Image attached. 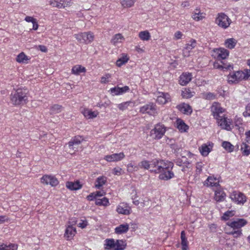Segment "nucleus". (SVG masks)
Returning a JSON list of instances; mask_svg holds the SVG:
<instances>
[{
  "mask_svg": "<svg viewBox=\"0 0 250 250\" xmlns=\"http://www.w3.org/2000/svg\"><path fill=\"white\" fill-rule=\"evenodd\" d=\"M27 90L18 88L12 91L10 95L11 103L15 105H23L28 102Z\"/></svg>",
  "mask_w": 250,
  "mask_h": 250,
  "instance_id": "1",
  "label": "nucleus"
},
{
  "mask_svg": "<svg viewBox=\"0 0 250 250\" xmlns=\"http://www.w3.org/2000/svg\"><path fill=\"white\" fill-rule=\"evenodd\" d=\"M250 77V70L245 69L244 71H237L232 74H229L228 76V81L229 83H238L242 80H248Z\"/></svg>",
  "mask_w": 250,
  "mask_h": 250,
  "instance_id": "2",
  "label": "nucleus"
},
{
  "mask_svg": "<svg viewBox=\"0 0 250 250\" xmlns=\"http://www.w3.org/2000/svg\"><path fill=\"white\" fill-rule=\"evenodd\" d=\"M229 54L228 50L220 47V70L228 71L233 69V65L225 60L229 57Z\"/></svg>",
  "mask_w": 250,
  "mask_h": 250,
  "instance_id": "3",
  "label": "nucleus"
},
{
  "mask_svg": "<svg viewBox=\"0 0 250 250\" xmlns=\"http://www.w3.org/2000/svg\"><path fill=\"white\" fill-rule=\"evenodd\" d=\"M168 163H172L168 161L161 159H154L151 161V169L150 171L154 173H159L164 171V169L168 167Z\"/></svg>",
  "mask_w": 250,
  "mask_h": 250,
  "instance_id": "4",
  "label": "nucleus"
},
{
  "mask_svg": "<svg viewBox=\"0 0 250 250\" xmlns=\"http://www.w3.org/2000/svg\"><path fill=\"white\" fill-rule=\"evenodd\" d=\"M204 185L212 188L215 192L214 199L217 202L219 201V196L217 195L219 193V179L209 176L205 181Z\"/></svg>",
  "mask_w": 250,
  "mask_h": 250,
  "instance_id": "5",
  "label": "nucleus"
},
{
  "mask_svg": "<svg viewBox=\"0 0 250 250\" xmlns=\"http://www.w3.org/2000/svg\"><path fill=\"white\" fill-rule=\"evenodd\" d=\"M248 223V221L244 218H235L231 221H228L227 225L233 229H241Z\"/></svg>",
  "mask_w": 250,
  "mask_h": 250,
  "instance_id": "6",
  "label": "nucleus"
},
{
  "mask_svg": "<svg viewBox=\"0 0 250 250\" xmlns=\"http://www.w3.org/2000/svg\"><path fill=\"white\" fill-rule=\"evenodd\" d=\"M220 127L227 131H231L233 128L232 119L226 115L220 116Z\"/></svg>",
  "mask_w": 250,
  "mask_h": 250,
  "instance_id": "7",
  "label": "nucleus"
},
{
  "mask_svg": "<svg viewBox=\"0 0 250 250\" xmlns=\"http://www.w3.org/2000/svg\"><path fill=\"white\" fill-rule=\"evenodd\" d=\"M231 200L238 205H244L247 201V197L244 193L237 191H233L229 196Z\"/></svg>",
  "mask_w": 250,
  "mask_h": 250,
  "instance_id": "8",
  "label": "nucleus"
},
{
  "mask_svg": "<svg viewBox=\"0 0 250 250\" xmlns=\"http://www.w3.org/2000/svg\"><path fill=\"white\" fill-rule=\"evenodd\" d=\"M166 128L164 125L157 124L150 131V136L154 139H160L164 135Z\"/></svg>",
  "mask_w": 250,
  "mask_h": 250,
  "instance_id": "9",
  "label": "nucleus"
},
{
  "mask_svg": "<svg viewBox=\"0 0 250 250\" xmlns=\"http://www.w3.org/2000/svg\"><path fill=\"white\" fill-rule=\"evenodd\" d=\"M168 167L164 169V171L161 172L159 176V178L161 180L167 181L174 177V173L172 171L173 167V163H168Z\"/></svg>",
  "mask_w": 250,
  "mask_h": 250,
  "instance_id": "10",
  "label": "nucleus"
},
{
  "mask_svg": "<svg viewBox=\"0 0 250 250\" xmlns=\"http://www.w3.org/2000/svg\"><path fill=\"white\" fill-rule=\"evenodd\" d=\"M75 38L81 43H89L94 39V35L91 32L81 33L75 35Z\"/></svg>",
  "mask_w": 250,
  "mask_h": 250,
  "instance_id": "11",
  "label": "nucleus"
},
{
  "mask_svg": "<svg viewBox=\"0 0 250 250\" xmlns=\"http://www.w3.org/2000/svg\"><path fill=\"white\" fill-rule=\"evenodd\" d=\"M140 111L143 114L147 113L150 115H155L157 113L156 105L152 103H150L141 107Z\"/></svg>",
  "mask_w": 250,
  "mask_h": 250,
  "instance_id": "12",
  "label": "nucleus"
},
{
  "mask_svg": "<svg viewBox=\"0 0 250 250\" xmlns=\"http://www.w3.org/2000/svg\"><path fill=\"white\" fill-rule=\"evenodd\" d=\"M41 183L46 185H50L52 187L56 186L59 181L54 176L51 175H44L41 179Z\"/></svg>",
  "mask_w": 250,
  "mask_h": 250,
  "instance_id": "13",
  "label": "nucleus"
},
{
  "mask_svg": "<svg viewBox=\"0 0 250 250\" xmlns=\"http://www.w3.org/2000/svg\"><path fill=\"white\" fill-rule=\"evenodd\" d=\"M125 155L123 152L114 153L111 155H107L104 156V159L109 162L119 161L124 159Z\"/></svg>",
  "mask_w": 250,
  "mask_h": 250,
  "instance_id": "14",
  "label": "nucleus"
},
{
  "mask_svg": "<svg viewBox=\"0 0 250 250\" xmlns=\"http://www.w3.org/2000/svg\"><path fill=\"white\" fill-rule=\"evenodd\" d=\"M231 22V20L224 13H220V26L224 29L228 28Z\"/></svg>",
  "mask_w": 250,
  "mask_h": 250,
  "instance_id": "15",
  "label": "nucleus"
},
{
  "mask_svg": "<svg viewBox=\"0 0 250 250\" xmlns=\"http://www.w3.org/2000/svg\"><path fill=\"white\" fill-rule=\"evenodd\" d=\"M176 108L180 112L186 115H190L192 112L191 107L189 104L184 103L177 105Z\"/></svg>",
  "mask_w": 250,
  "mask_h": 250,
  "instance_id": "16",
  "label": "nucleus"
},
{
  "mask_svg": "<svg viewBox=\"0 0 250 250\" xmlns=\"http://www.w3.org/2000/svg\"><path fill=\"white\" fill-rule=\"evenodd\" d=\"M83 140L82 136H76L74 137L68 143L69 148L74 149L76 148V146L80 145Z\"/></svg>",
  "mask_w": 250,
  "mask_h": 250,
  "instance_id": "17",
  "label": "nucleus"
},
{
  "mask_svg": "<svg viewBox=\"0 0 250 250\" xmlns=\"http://www.w3.org/2000/svg\"><path fill=\"white\" fill-rule=\"evenodd\" d=\"M71 3V0H54L51 3V4L54 7L61 8L69 6Z\"/></svg>",
  "mask_w": 250,
  "mask_h": 250,
  "instance_id": "18",
  "label": "nucleus"
},
{
  "mask_svg": "<svg viewBox=\"0 0 250 250\" xmlns=\"http://www.w3.org/2000/svg\"><path fill=\"white\" fill-rule=\"evenodd\" d=\"M192 79L190 73H183L180 77L179 83L182 85H187Z\"/></svg>",
  "mask_w": 250,
  "mask_h": 250,
  "instance_id": "19",
  "label": "nucleus"
},
{
  "mask_svg": "<svg viewBox=\"0 0 250 250\" xmlns=\"http://www.w3.org/2000/svg\"><path fill=\"white\" fill-rule=\"evenodd\" d=\"M116 211L119 214L129 215L131 213L130 208L124 203L120 204L117 208Z\"/></svg>",
  "mask_w": 250,
  "mask_h": 250,
  "instance_id": "20",
  "label": "nucleus"
},
{
  "mask_svg": "<svg viewBox=\"0 0 250 250\" xmlns=\"http://www.w3.org/2000/svg\"><path fill=\"white\" fill-rule=\"evenodd\" d=\"M212 147V144H211L210 143H209L208 145L206 144H203L199 149L201 154L203 156H207L211 151Z\"/></svg>",
  "mask_w": 250,
  "mask_h": 250,
  "instance_id": "21",
  "label": "nucleus"
},
{
  "mask_svg": "<svg viewBox=\"0 0 250 250\" xmlns=\"http://www.w3.org/2000/svg\"><path fill=\"white\" fill-rule=\"evenodd\" d=\"M160 95L158 96L157 102L160 104H165L170 101V96L167 93H160Z\"/></svg>",
  "mask_w": 250,
  "mask_h": 250,
  "instance_id": "22",
  "label": "nucleus"
},
{
  "mask_svg": "<svg viewBox=\"0 0 250 250\" xmlns=\"http://www.w3.org/2000/svg\"><path fill=\"white\" fill-rule=\"evenodd\" d=\"M212 114L216 120V123L219 125V104L214 102L211 106Z\"/></svg>",
  "mask_w": 250,
  "mask_h": 250,
  "instance_id": "23",
  "label": "nucleus"
},
{
  "mask_svg": "<svg viewBox=\"0 0 250 250\" xmlns=\"http://www.w3.org/2000/svg\"><path fill=\"white\" fill-rule=\"evenodd\" d=\"M66 187L67 188L71 190H76L82 188V185L79 181H77L75 182H67L66 183Z\"/></svg>",
  "mask_w": 250,
  "mask_h": 250,
  "instance_id": "24",
  "label": "nucleus"
},
{
  "mask_svg": "<svg viewBox=\"0 0 250 250\" xmlns=\"http://www.w3.org/2000/svg\"><path fill=\"white\" fill-rule=\"evenodd\" d=\"M76 233V228L71 226H68L65 229L64 236L67 237L68 239H70L73 237Z\"/></svg>",
  "mask_w": 250,
  "mask_h": 250,
  "instance_id": "25",
  "label": "nucleus"
},
{
  "mask_svg": "<svg viewBox=\"0 0 250 250\" xmlns=\"http://www.w3.org/2000/svg\"><path fill=\"white\" fill-rule=\"evenodd\" d=\"M177 128L182 132H186L188 129V126L180 119H178L176 121Z\"/></svg>",
  "mask_w": 250,
  "mask_h": 250,
  "instance_id": "26",
  "label": "nucleus"
},
{
  "mask_svg": "<svg viewBox=\"0 0 250 250\" xmlns=\"http://www.w3.org/2000/svg\"><path fill=\"white\" fill-rule=\"evenodd\" d=\"M129 229V225L127 224H122L116 227L115 229L116 233L120 234L126 232Z\"/></svg>",
  "mask_w": 250,
  "mask_h": 250,
  "instance_id": "27",
  "label": "nucleus"
},
{
  "mask_svg": "<svg viewBox=\"0 0 250 250\" xmlns=\"http://www.w3.org/2000/svg\"><path fill=\"white\" fill-rule=\"evenodd\" d=\"M236 211L234 210H228L225 212L221 217V219L224 221H229L230 218L235 215Z\"/></svg>",
  "mask_w": 250,
  "mask_h": 250,
  "instance_id": "28",
  "label": "nucleus"
},
{
  "mask_svg": "<svg viewBox=\"0 0 250 250\" xmlns=\"http://www.w3.org/2000/svg\"><path fill=\"white\" fill-rule=\"evenodd\" d=\"M84 116L87 119H93L97 117L98 113L88 109H84L82 112Z\"/></svg>",
  "mask_w": 250,
  "mask_h": 250,
  "instance_id": "29",
  "label": "nucleus"
},
{
  "mask_svg": "<svg viewBox=\"0 0 250 250\" xmlns=\"http://www.w3.org/2000/svg\"><path fill=\"white\" fill-rule=\"evenodd\" d=\"M115 241L113 239H106L105 240L104 249L112 250L115 248Z\"/></svg>",
  "mask_w": 250,
  "mask_h": 250,
  "instance_id": "30",
  "label": "nucleus"
},
{
  "mask_svg": "<svg viewBox=\"0 0 250 250\" xmlns=\"http://www.w3.org/2000/svg\"><path fill=\"white\" fill-rule=\"evenodd\" d=\"M237 43V41L233 38L227 39L225 42V46L230 49L234 48Z\"/></svg>",
  "mask_w": 250,
  "mask_h": 250,
  "instance_id": "31",
  "label": "nucleus"
},
{
  "mask_svg": "<svg viewBox=\"0 0 250 250\" xmlns=\"http://www.w3.org/2000/svg\"><path fill=\"white\" fill-rule=\"evenodd\" d=\"M205 14L200 12L199 10L196 9L192 13V18L196 21H199L205 18Z\"/></svg>",
  "mask_w": 250,
  "mask_h": 250,
  "instance_id": "32",
  "label": "nucleus"
},
{
  "mask_svg": "<svg viewBox=\"0 0 250 250\" xmlns=\"http://www.w3.org/2000/svg\"><path fill=\"white\" fill-rule=\"evenodd\" d=\"M211 56L216 59L213 62V66L215 68H219V63L218 62L219 58V48H215L212 50Z\"/></svg>",
  "mask_w": 250,
  "mask_h": 250,
  "instance_id": "33",
  "label": "nucleus"
},
{
  "mask_svg": "<svg viewBox=\"0 0 250 250\" xmlns=\"http://www.w3.org/2000/svg\"><path fill=\"white\" fill-rule=\"evenodd\" d=\"M115 244L116 248L112 250H124L126 246L125 242L123 240H117Z\"/></svg>",
  "mask_w": 250,
  "mask_h": 250,
  "instance_id": "34",
  "label": "nucleus"
},
{
  "mask_svg": "<svg viewBox=\"0 0 250 250\" xmlns=\"http://www.w3.org/2000/svg\"><path fill=\"white\" fill-rule=\"evenodd\" d=\"M86 69L81 65H76L72 68V73L75 75H79L81 73L85 72Z\"/></svg>",
  "mask_w": 250,
  "mask_h": 250,
  "instance_id": "35",
  "label": "nucleus"
},
{
  "mask_svg": "<svg viewBox=\"0 0 250 250\" xmlns=\"http://www.w3.org/2000/svg\"><path fill=\"white\" fill-rule=\"evenodd\" d=\"M106 182V178L104 176H101L97 178L95 181V186L97 188H100Z\"/></svg>",
  "mask_w": 250,
  "mask_h": 250,
  "instance_id": "36",
  "label": "nucleus"
},
{
  "mask_svg": "<svg viewBox=\"0 0 250 250\" xmlns=\"http://www.w3.org/2000/svg\"><path fill=\"white\" fill-rule=\"evenodd\" d=\"M134 105V103L131 101H127L124 102L118 105V107L121 110H124L128 108V107H132Z\"/></svg>",
  "mask_w": 250,
  "mask_h": 250,
  "instance_id": "37",
  "label": "nucleus"
},
{
  "mask_svg": "<svg viewBox=\"0 0 250 250\" xmlns=\"http://www.w3.org/2000/svg\"><path fill=\"white\" fill-rule=\"evenodd\" d=\"M137 0H121L122 6L124 8L132 7Z\"/></svg>",
  "mask_w": 250,
  "mask_h": 250,
  "instance_id": "38",
  "label": "nucleus"
},
{
  "mask_svg": "<svg viewBox=\"0 0 250 250\" xmlns=\"http://www.w3.org/2000/svg\"><path fill=\"white\" fill-rule=\"evenodd\" d=\"M241 150L244 155L248 156L250 154V146L246 143H243L242 144Z\"/></svg>",
  "mask_w": 250,
  "mask_h": 250,
  "instance_id": "39",
  "label": "nucleus"
},
{
  "mask_svg": "<svg viewBox=\"0 0 250 250\" xmlns=\"http://www.w3.org/2000/svg\"><path fill=\"white\" fill-rule=\"evenodd\" d=\"M139 37L143 41H148L150 39V33L147 30L140 32Z\"/></svg>",
  "mask_w": 250,
  "mask_h": 250,
  "instance_id": "40",
  "label": "nucleus"
},
{
  "mask_svg": "<svg viewBox=\"0 0 250 250\" xmlns=\"http://www.w3.org/2000/svg\"><path fill=\"white\" fill-rule=\"evenodd\" d=\"M222 146L228 152H231L234 150V146L229 142H223Z\"/></svg>",
  "mask_w": 250,
  "mask_h": 250,
  "instance_id": "41",
  "label": "nucleus"
},
{
  "mask_svg": "<svg viewBox=\"0 0 250 250\" xmlns=\"http://www.w3.org/2000/svg\"><path fill=\"white\" fill-rule=\"evenodd\" d=\"M138 167L145 169H148L149 168H151V161L149 162L147 160H143L138 164Z\"/></svg>",
  "mask_w": 250,
  "mask_h": 250,
  "instance_id": "42",
  "label": "nucleus"
},
{
  "mask_svg": "<svg viewBox=\"0 0 250 250\" xmlns=\"http://www.w3.org/2000/svg\"><path fill=\"white\" fill-rule=\"evenodd\" d=\"M217 95L211 92H204L202 93V97L206 100H212L216 98Z\"/></svg>",
  "mask_w": 250,
  "mask_h": 250,
  "instance_id": "43",
  "label": "nucleus"
},
{
  "mask_svg": "<svg viewBox=\"0 0 250 250\" xmlns=\"http://www.w3.org/2000/svg\"><path fill=\"white\" fill-rule=\"evenodd\" d=\"M95 204L99 206H106L109 204V201L106 197H104L102 199H97L95 201Z\"/></svg>",
  "mask_w": 250,
  "mask_h": 250,
  "instance_id": "44",
  "label": "nucleus"
},
{
  "mask_svg": "<svg viewBox=\"0 0 250 250\" xmlns=\"http://www.w3.org/2000/svg\"><path fill=\"white\" fill-rule=\"evenodd\" d=\"M226 233L232 235L233 237L237 238L240 237L242 234V229H233L231 231H227L226 230Z\"/></svg>",
  "mask_w": 250,
  "mask_h": 250,
  "instance_id": "45",
  "label": "nucleus"
},
{
  "mask_svg": "<svg viewBox=\"0 0 250 250\" xmlns=\"http://www.w3.org/2000/svg\"><path fill=\"white\" fill-rule=\"evenodd\" d=\"M128 60V58L127 57L126 55H124L121 58H119L117 61H116V65L120 67L122 65L125 64L126 62H127Z\"/></svg>",
  "mask_w": 250,
  "mask_h": 250,
  "instance_id": "46",
  "label": "nucleus"
},
{
  "mask_svg": "<svg viewBox=\"0 0 250 250\" xmlns=\"http://www.w3.org/2000/svg\"><path fill=\"white\" fill-rule=\"evenodd\" d=\"M196 45V42L195 40H191L189 43L186 44V46L185 49L189 52L193 48H194Z\"/></svg>",
  "mask_w": 250,
  "mask_h": 250,
  "instance_id": "47",
  "label": "nucleus"
},
{
  "mask_svg": "<svg viewBox=\"0 0 250 250\" xmlns=\"http://www.w3.org/2000/svg\"><path fill=\"white\" fill-rule=\"evenodd\" d=\"M62 106L59 104H54L51 107L50 111L51 114H57L60 112L62 110Z\"/></svg>",
  "mask_w": 250,
  "mask_h": 250,
  "instance_id": "48",
  "label": "nucleus"
},
{
  "mask_svg": "<svg viewBox=\"0 0 250 250\" xmlns=\"http://www.w3.org/2000/svg\"><path fill=\"white\" fill-rule=\"evenodd\" d=\"M27 57L24 54L23 52H21L19 54L17 58L16 61L19 62H24L25 61L28 60Z\"/></svg>",
  "mask_w": 250,
  "mask_h": 250,
  "instance_id": "49",
  "label": "nucleus"
},
{
  "mask_svg": "<svg viewBox=\"0 0 250 250\" xmlns=\"http://www.w3.org/2000/svg\"><path fill=\"white\" fill-rule=\"evenodd\" d=\"M123 39V36L121 34H117L114 36L112 39L111 42L114 45H116V43L120 42L119 40Z\"/></svg>",
  "mask_w": 250,
  "mask_h": 250,
  "instance_id": "50",
  "label": "nucleus"
},
{
  "mask_svg": "<svg viewBox=\"0 0 250 250\" xmlns=\"http://www.w3.org/2000/svg\"><path fill=\"white\" fill-rule=\"evenodd\" d=\"M171 148L174 150V153L176 154L177 156H178L179 154L183 151V149L177 144H172L171 145Z\"/></svg>",
  "mask_w": 250,
  "mask_h": 250,
  "instance_id": "51",
  "label": "nucleus"
},
{
  "mask_svg": "<svg viewBox=\"0 0 250 250\" xmlns=\"http://www.w3.org/2000/svg\"><path fill=\"white\" fill-rule=\"evenodd\" d=\"M138 170V167L137 166H134L131 163L129 164L127 166V170L129 172H133Z\"/></svg>",
  "mask_w": 250,
  "mask_h": 250,
  "instance_id": "52",
  "label": "nucleus"
},
{
  "mask_svg": "<svg viewBox=\"0 0 250 250\" xmlns=\"http://www.w3.org/2000/svg\"><path fill=\"white\" fill-rule=\"evenodd\" d=\"M119 87L117 86L110 89V92L113 95H120L119 91Z\"/></svg>",
  "mask_w": 250,
  "mask_h": 250,
  "instance_id": "53",
  "label": "nucleus"
},
{
  "mask_svg": "<svg viewBox=\"0 0 250 250\" xmlns=\"http://www.w3.org/2000/svg\"><path fill=\"white\" fill-rule=\"evenodd\" d=\"M18 245L15 244H10L6 245V250H17Z\"/></svg>",
  "mask_w": 250,
  "mask_h": 250,
  "instance_id": "54",
  "label": "nucleus"
},
{
  "mask_svg": "<svg viewBox=\"0 0 250 250\" xmlns=\"http://www.w3.org/2000/svg\"><path fill=\"white\" fill-rule=\"evenodd\" d=\"M243 120L242 118L239 117H236L234 121L235 126L237 127H239V129L240 127H239L240 125L242 124Z\"/></svg>",
  "mask_w": 250,
  "mask_h": 250,
  "instance_id": "55",
  "label": "nucleus"
},
{
  "mask_svg": "<svg viewBox=\"0 0 250 250\" xmlns=\"http://www.w3.org/2000/svg\"><path fill=\"white\" fill-rule=\"evenodd\" d=\"M243 115L245 117L250 116V103L248 104L246 107V110L243 112Z\"/></svg>",
  "mask_w": 250,
  "mask_h": 250,
  "instance_id": "56",
  "label": "nucleus"
},
{
  "mask_svg": "<svg viewBox=\"0 0 250 250\" xmlns=\"http://www.w3.org/2000/svg\"><path fill=\"white\" fill-rule=\"evenodd\" d=\"M203 164L202 162H198L196 163V172L200 173L202 170Z\"/></svg>",
  "mask_w": 250,
  "mask_h": 250,
  "instance_id": "57",
  "label": "nucleus"
},
{
  "mask_svg": "<svg viewBox=\"0 0 250 250\" xmlns=\"http://www.w3.org/2000/svg\"><path fill=\"white\" fill-rule=\"evenodd\" d=\"M120 94H123L126 92L129 91V88L128 86H125L123 87H119Z\"/></svg>",
  "mask_w": 250,
  "mask_h": 250,
  "instance_id": "58",
  "label": "nucleus"
},
{
  "mask_svg": "<svg viewBox=\"0 0 250 250\" xmlns=\"http://www.w3.org/2000/svg\"><path fill=\"white\" fill-rule=\"evenodd\" d=\"M191 154L189 151L183 150V151H181V152L179 154L178 156L179 155V156H181L183 159H184V158H186L185 155H187L189 156V155H190Z\"/></svg>",
  "mask_w": 250,
  "mask_h": 250,
  "instance_id": "59",
  "label": "nucleus"
},
{
  "mask_svg": "<svg viewBox=\"0 0 250 250\" xmlns=\"http://www.w3.org/2000/svg\"><path fill=\"white\" fill-rule=\"evenodd\" d=\"M181 244L182 245V250H187V247L188 246V241L187 238L181 240Z\"/></svg>",
  "mask_w": 250,
  "mask_h": 250,
  "instance_id": "60",
  "label": "nucleus"
},
{
  "mask_svg": "<svg viewBox=\"0 0 250 250\" xmlns=\"http://www.w3.org/2000/svg\"><path fill=\"white\" fill-rule=\"evenodd\" d=\"M226 196V194L220 188V202L224 201Z\"/></svg>",
  "mask_w": 250,
  "mask_h": 250,
  "instance_id": "61",
  "label": "nucleus"
},
{
  "mask_svg": "<svg viewBox=\"0 0 250 250\" xmlns=\"http://www.w3.org/2000/svg\"><path fill=\"white\" fill-rule=\"evenodd\" d=\"M209 229L212 232H215L217 231V225L212 224L210 225H209Z\"/></svg>",
  "mask_w": 250,
  "mask_h": 250,
  "instance_id": "62",
  "label": "nucleus"
},
{
  "mask_svg": "<svg viewBox=\"0 0 250 250\" xmlns=\"http://www.w3.org/2000/svg\"><path fill=\"white\" fill-rule=\"evenodd\" d=\"M245 135H246V140H245L246 142L245 143H248L250 144V130L246 132Z\"/></svg>",
  "mask_w": 250,
  "mask_h": 250,
  "instance_id": "63",
  "label": "nucleus"
},
{
  "mask_svg": "<svg viewBox=\"0 0 250 250\" xmlns=\"http://www.w3.org/2000/svg\"><path fill=\"white\" fill-rule=\"evenodd\" d=\"M182 36L183 34L180 31H177L174 34V37L176 40L181 39Z\"/></svg>",
  "mask_w": 250,
  "mask_h": 250,
  "instance_id": "64",
  "label": "nucleus"
}]
</instances>
